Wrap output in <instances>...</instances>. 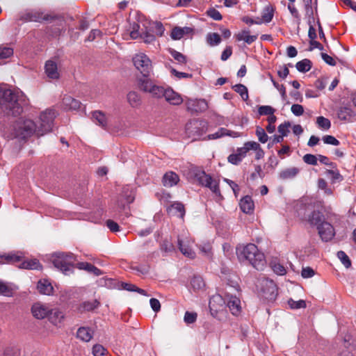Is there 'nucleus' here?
Returning a JSON list of instances; mask_svg holds the SVG:
<instances>
[{
  "label": "nucleus",
  "mask_w": 356,
  "mask_h": 356,
  "mask_svg": "<svg viewBox=\"0 0 356 356\" xmlns=\"http://www.w3.org/2000/svg\"><path fill=\"white\" fill-rule=\"evenodd\" d=\"M56 115V113L54 109L48 108L41 112L38 124H35L33 120L29 119H20L14 125L13 132L6 137L8 138H25L33 134L39 136H43L51 131L53 122Z\"/></svg>",
  "instance_id": "f257e3e1"
},
{
  "label": "nucleus",
  "mask_w": 356,
  "mask_h": 356,
  "mask_svg": "<svg viewBox=\"0 0 356 356\" xmlns=\"http://www.w3.org/2000/svg\"><path fill=\"white\" fill-rule=\"evenodd\" d=\"M338 220L337 216L334 213L327 214L326 218L318 211H313L309 216L307 221L311 225L316 226L318 234L324 241L332 240L335 231L331 223Z\"/></svg>",
  "instance_id": "f03ea898"
},
{
  "label": "nucleus",
  "mask_w": 356,
  "mask_h": 356,
  "mask_svg": "<svg viewBox=\"0 0 356 356\" xmlns=\"http://www.w3.org/2000/svg\"><path fill=\"white\" fill-rule=\"evenodd\" d=\"M236 254L240 261H248L257 270H262L266 265L264 253L253 243L238 246L236 248Z\"/></svg>",
  "instance_id": "7ed1b4c3"
},
{
  "label": "nucleus",
  "mask_w": 356,
  "mask_h": 356,
  "mask_svg": "<svg viewBox=\"0 0 356 356\" xmlns=\"http://www.w3.org/2000/svg\"><path fill=\"white\" fill-rule=\"evenodd\" d=\"M27 99L23 92L20 90L13 91L3 87H0V106L6 103L10 104L13 108H17L16 112L19 113L22 111V106L27 104Z\"/></svg>",
  "instance_id": "20e7f679"
},
{
  "label": "nucleus",
  "mask_w": 356,
  "mask_h": 356,
  "mask_svg": "<svg viewBox=\"0 0 356 356\" xmlns=\"http://www.w3.org/2000/svg\"><path fill=\"white\" fill-rule=\"evenodd\" d=\"M191 176L193 179V181L208 187L216 195L220 196L218 181L210 175H207L204 171L197 168H192L191 169Z\"/></svg>",
  "instance_id": "39448f33"
},
{
  "label": "nucleus",
  "mask_w": 356,
  "mask_h": 356,
  "mask_svg": "<svg viewBox=\"0 0 356 356\" xmlns=\"http://www.w3.org/2000/svg\"><path fill=\"white\" fill-rule=\"evenodd\" d=\"M51 259L56 268L65 274H68L71 271L75 257L72 253L56 252L51 256Z\"/></svg>",
  "instance_id": "423d86ee"
},
{
  "label": "nucleus",
  "mask_w": 356,
  "mask_h": 356,
  "mask_svg": "<svg viewBox=\"0 0 356 356\" xmlns=\"http://www.w3.org/2000/svg\"><path fill=\"white\" fill-rule=\"evenodd\" d=\"M233 290L238 292L239 286L237 283L234 285H231L227 288L225 292V299L227 306L229 307L231 313L234 316H238L241 312V300L236 295H232L231 293Z\"/></svg>",
  "instance_id": "0eeeda50"
},
{
  "label": "nucleus",
  "mask_w": 356,
  "mask_h": 356,
  "mask_svg": "<svg viewBox=\"0 0 356 356\" xmlns=\"http://www.w3.org/2000/svg\"><path fill=\"white\" fill-rule=\"evenodd\" d=\"M177 245L180 252L185 257L190 259L195 258L194 241L187 232H183L178 236Z\"/></svg>",
  "instance_id": "6e6552de"
},
{
  "label": "nucleus",
  "mask_w": 356,
  "mask_h": 356,
  "mask_svg": "<svg viewBox=\"0 0 356 356\" xmlns=\"http://www.w3.org/2000/svg\"><path fill=\"white\" fill-rule=\"evenodd\" d=\"M138 85L140 90L151 94L154 97L161 98L163 97L165 88L155 84L151 79L146 77L139 79Z\"/></svg>",
  "instance_id": "1a4fd4ad"
},
{
  "label": "nucleus",
  "mask_w": 356,
  "mask_h": 356,
  "mask_svg": "<svg viewBox=\"0 0 356 356\" xmlns=\"http://www.w3.org/2000/svg\"><path fill=\"white\" fill-rule=\"evenodd\" d=\"M256 286L262 293L265 298L269 300L275 298L277 292V286L273 281L263 277L257 280Z\"/></svg>",
  "instance_id": "9d476101"
},
{
  "label": "nucleus",
  "mask_w": 356,
  "mask_h": 356,
  "mask_svg": "<svg viewBox=\"0 0 356 356\" xmlns=\"http://www.w3.org/2000/svg\"><path fill=\"white\" fill-rule=\"evenodd\" d=\"M133 63L136 68L145 76H147L152 70V61L149 57L143 54L138 53L133 58Z\"/></svg>",
  "instance_id": "9b49d317"
},
{
  "label": "nucleus",
  "mask_w": 356,
  "mask_h": 356,
  "mask_svg": "<svg viewBox=\"0 0 356 356\" xmlns=\"http://www.w3.org/2000/svg\"><path fill=\"white\" fill-rule=\"evenodd\" d=\"M50 15L40 10H26L22 13L19 16L21 20L25 22H41L42 21H48Z\"/></svg>",
  "instance_id": "f8f14e48"
},
{
  "label": "nucleus",
  "mask_w": 356,
  "mask_h": 356,
  "mask_svg": "<svg viewBox=\"0 0 356 356\" xmlns=\"http://www.w3.org/2000/svg\"><path fill=\"white\" fill-rule=\"evenodd\" d=\"M31 311L34 318L42 320L48 318L51 312V307L48 304L38 302L32 305Z\"/></svg>",
  "instance_id": "ddd939ff"
},
{
  "label": "nucleus",
  "mask_w": 356,
  "mask_h": 356,
  "mask_svg": "<svg viewBox=\"0 0 356 356\" xmlns=\"http://www.w3.org/2000/svg\"><path fill=\"white\" fill-rule=\"evenodd\" d=\"M225 302V296L222 297L220 294L213 295L209 300V309L211 314L216 315L218 311L223 309Z\"/></svg>",
  "instance_id": "4468645a"
},
{
  "label": "nucleus",
  "mask_w": 356,
  "mask_h": 356,
  "mask_svg": "<svg viewBox=\"0 0 356 356\" xmlns=\"http://www.w3.org/2000/svg\"><path fill=\"white\" fill-rule=\"evenodd\" d=\"M163 97L171 105L177 106L183 102V98L181 95L170 88H165Z\"/></svg>",
  "instance_id": "2eb2a0df"
},
{
  "label": "nucleus",
  "mask_w": 356,
  "mask_h": 356,
  "mask_svg": "<svg viewBox=\"0 0 356 356\" xmlns=\"http://www.w3.org/2000/svg\"><path fill=\"white\" fill-rule=\"evenodd\" d=\"M337 114L340 120L345 122H350L356 115L355 112L349 105L340 106L337 110Z\"/></svg>",
  "instance_id": "dca6fc26"
},
{
  "label": "nucleus",
  "mask_w": 356,
  "mask_h": 356,
  "mask_svg": "<svg viewBox=\"0 0 356 356\" xmlns=\"http://www.w3.org/2000/svg\"><path fill=\"white\" fill-rule=\"evenodd\" d=\"M186 106L188 110L193 112H203L208 108V104L203 99H188L186 102Z\"/></svg>",
  "instance_id": "f3484780"
},
{
  "label": "nucleus",
  "mask_w": 356,
  "mask_h": 356,
  "mask_svg": "<svg viewBox=\"0 0 356 356\" xmlns=\"http://www.w3.org/2000/svg\"><path fill=\"white\" fill-rule=\"evenodd\" d=\"M65 318V314L63 311L58 308H52L51 312L48 316V319L51 323L56 327H61Z\"/></svg>",
  "instance_id": "a211bd4d"
},
{
  "label": "nucleus",
  "mask_w": 356,
  "mask_h": 356,
  "mask_svg": "<svg viewBox=\"0 0 356 356\" xmlns=\"http://www.w3.org/2000/svg\"><path fill=\"white\" fill-rule=\"evenodd\" d=\"M44 72L50 79H58L60 77V72L57 64L54 60H47L44 65Z\"/></svg>",
  "instance_id": "6ab92c4d"
},
{
  "label": "nucleus",
  "mask_w": 356,
  "mask_h": 356,
  "mask_svg": "<svg viewBox=\"0 0 356 356\" xmlns=\"http://www.w3.org/2000/svg\"><path fill=\"white\" fill-rule=\"evenodd\" d=\"M246 155L247 149L245 143L243 147L237 148L235 153L230 154L228 156L227 160L228 162L232 164L238 165L242 161L243 159L245 158Z\"/></svg>",
  "instance_id": "aec40b11"
},
{
  "label": "nucleus",
  "mask_w": 356,
  "mask_h": 356,
  "mask_svg": "<svg viewBox=\"0 0 356 356\" xmlns=\"http://www.w3.org/2000/svg\"><path fill=\"white\" fill-rule=\"evenodd\" d=\"M300 172L297 167H290L282 170L278 174V178L281 180H290L294 179Z\"/></svg>",
  "instance_id": "412c9836"
},
{
  "label": "nucleus",
  "mask_w": 356,
  "mask_h": 356,
  "mask_svg": "<svg viewBox=\"0 0 356 356\" xmlns=\"http://www.w3.org/2000/svg\"><path fill=\"white\" fill-rule=\"evenodd\" d=\"M17 289L18 287L13 283L0 280V294L2 296L11 297Z\"/></svg>",
  "instance_id": "4be33fe9"
},
{
  "label": "nucleus",
  "mask_w": 356,
  "mask_h": 356,
  "mask_svg": "<svg viewBox=\"0 0 356 356\" xmlns=\"http://www.w3.org/2000/svg\"><path fill=\"white\" fill-rule=\"evenodd\" d=\"M247 153L250 151L255 152V159L259 160L264 156V151L261 147L260 145L255 141H248L245 143Z\"/></svg>",
  "instance_id": "5701e85b"
},
{
  "label": "nucleus",
  "mask_w": 356,
  "mask_h": 356,
  "mask_svg": "<svg viewBox=\"0 0 356 356\" xmlns=\"http://www.w3.org/2000/svg\"><path fill=\"white\" fill-rule=\"evenodd\" d=\"M37 289L43 295L50 296L53 293L54 288L51 282L45 279L40 280L38 282Z\"/></svg>",
  "instance_id": "b1692460"
},
{
  "label": "nucleus",
  "mask_w": 356,
  "mask_h": 356,
  "mask_svg": "<svg viewBox=\"0 0 356 356\" xmlns=\"http://www.w3.org/2000/svg\"><path fill=\"white\" fill-rule=\"evenodd\" d=\"M94 332L88 327H81L76 332V337L84 342H88L92 338Z\"/></svg>",
  "instance_id": "393cba45"
},
{
  "label": "nucleus",
  "mask_w": 356,
  "mask_h": 356,
  "mask_svg": "<svg viewBox=\"0 0 356 356\" xmlns=\"http://www.w3.org/2000/svg\"><path fill=\"white\" fill-rule=\"evenodd\" d=\"M179 181V176L174 172H167L163 177V184L166 187H172Z\"/></svg>",
  "instance_id": "a878e982"
},
{
  "label": "nucleus",
  "mask_w": 356,
  "mask_h": 356,
  "mask_svg": "<svg viewBox=\"0 0 356 356\" xmlns=\"http://www.w3.org/2000/svg\"><path fill=\"white\" fill-rule=\"evenodd\" d=\"M23 257L24 255L22 252H11L7 254H0V264L16 263L19 261Z\"/></svg>",
  "instance_id": "bb28decb"
},
{
  "label": "nucleus",
  "mask_w": 356,
  "mask_h": 356,
  "mask_svg": "<svg viewBox=\"0 0 356 356\" xmlns=\"http://www.w3.org/2000/svg\"><path fill=\"white\" fill-rule=\"evenodd\" d=\"M240 207L243 212L251 213L254 211V204L250 196L246 195L240 201Z\"/></svg>",
  "instance_id": "cd10ccee"
},
{
  "label": "nucleus",
  "mask_w": 356,
  "mask_h": 356,
  "mask_svg": "<svg viewBox=\"0 0 356 356\" xmlns=\"http://www.w3.org/2000/svg\"><path fill=\"white\" fill-rule=\"evenodd\" d=\"M168 213L172 216L183 218L185 214L184 205L180 202H174L167 209Z\"/></svg>",
  "instance_id": "c85d7f7f"
},
{
  "label": "nucleus",
  "mask_w": 356,
  "mask_h": 356,
  "mask_svg": "<svg viewBox=\"0 0 356 356\" xmlns=\"http://www.w3.org/2000/svg\"><path fill=\"white\" fill-rule=\"evenodd\" d=\"M223 136H229L233 138H237L240 136V134L238 132L229 131L225 128H221L218 131L211 135H209V139H217Z\"/></svg>",
  "instance_id": "c756f323"
},
{
  "label": "nucleus",
  "mask_w": 356,
  "mask_h": 356,
  "mask_svg": "<svg viewBox=\"0 0 356 356\" xmlns=\"http://www.w3.org/2000/svg\"><path fill=\"white\" fill-rule=\"evenodd\" d=\"M63 105L66 109L77 110L80 108L81 102L72 97L67 96L63 99Z\"/></svg>",
  "instance_id": "7c9ffc66"
},
{
  "label": "nucleus",
  "mask_w": 356,
  "mask_h": 356,
  "mask_svg": "<svg viewBox=\"0 0 356 356\" xmlns=\"http://www.w3.org/2000/svg\"><path fill=\"white\" fill-rule=\"evenodd\" d=\"M143 29H140V26L138 23L134 22L133 23H130L129 27L128 29V31L129 32V35L131 39H137L142 36V32Z\"/></svg>",
  "instance_id": "2f4dec72"
},
{
  "label": "nucleus",
  "mask_w": 356,
  "mask_h": 356,
  "mask_svg": "<svg viewBox=\"0 0 356 356\" xmlns=\"http://www.w3.org/2000/svg\"><path fill=\"white\" fill-rule=\"evenodd\" d=\"M236 37L237 40H238V41L243 40L244 42H245L247 44H249L252 43L253 42H254L257 38V35H250V32L248 30L242 31L241 32L238 33Z\"/></svg>",
  "instance_id": "473e14b6"
},
{
  "label": "nucleus",
  "mask_w": 356,
  "mask_h": 356,
  "mask_svg": "<svg viewBox=\"0 0 356 356\" xmlns=\"http://www.w3.org/2000/svg\"><path fill=\"white\" fill-rule=\"evenodd\" d=\"M77 266L79 269L85 270L95 275H99L102 274V271L91 264L87 262H81L79 263Z\"/></svg>",
  "instance_id": "72a5a7b5"
},
{
  "label": "nucleus",
  "mask_w": 356,
  "mask_h": 356,
  "mask_svg": "<svg viewBox=\"0 0 356 356\" xmlns=\"http://www.w3.org/2000/svg\"><path fill=\"white\" fill-rule=\"evenodd\" d=\"M149 31L157 36L163 35L165 29L161 22H152L149 23Z\"/></svg>",
  "instance_id": "f704fd0d"
},
{
  "label": "nucleus",
  "mask_w": 356,
  "mask_h": 356,
  "mask_svg": "<svg viewBox=\"0 0 356 356\" xmlns=\"http://www.w3.org/2000/svg\"><path fill=\"white\" fill-rule=\"evenodd\" d=\"M92 118L95 122L99 126L105 128L107 125V118L105 114L101 111H96L92 113Z\"/></svg>",
  "instance_id": "c9c22d12"
},
{
  "label": "nucleus",
  "mask_w": 356,
  "mask_h": 356,
  "mask_svg": "<svg viewBox=\"0 0 356 356\" xmlns=\"http://www.w3.org/2000/svg\"><path fill=\"white\" fill-rule=\"evenodd\" d=\"M99 305V302L97 300L92 301H86L80 305L79 307V311L81 312L91 311L97 308Z\"/></svg>",
  "instance_id": "e433bc0d"
},
{
  "label": "nucleus",
  "mask_w": 356,
  "mask_h": 356,
  "mask_svg": "<svg viewBox=\"0 0 356 356\" xmlns=\"http://www.w3.org/2000/svg\"><path fill=\"white\" fill-rule=\"evenodd\" d=\"M127 100L132 107H138L141 104L140 95L134 91H131L128 93Z\"/></svg>",
  "instance_id": "4c0bfd02"
},
{
  "label": "nucleus",
  "mask_w": 356,
  "mask_h": 356,
  "mask_svg": "<svg viewBox=\"0 0 356 356\" xmlns=\"http://www.w3.org/2000/svg\"><path fill=\"white\" fill-rule=\"evenodd\" d=\"M19 268L31 270H38L41 268V265L38 260L34 259L31 260L24 261L20 264Z\"/></svg>",
  "instance_id": "58836bf2"
},
{
  "label": "nucleus",
  "mask_w": 356,
  "mask_h": 356,
  "mask_svg": "<svg viewBox=\"0 0 356 356\" xmlns=\"http://www.w3.org/2000/svg\"><path fill=\"white\" fill-rule=\"evenodd\" d=\"M296 67L300 72H307L312 68V62L309 59H303L296 63Z\"/></svg>",
  "instance_id": "ea45409f"
},
{
  "label": "nucleus",
  "mask_w": 356,
  "mask_h": 356,
  "mask_svg": "<svg viewBox=\"0 0 356 356\" xmlns=\"http://www.w3.org/2000/svg\"><path fill=\"white\" fill-rule=\"evenodd\" d=\"M189 28L185 27V28H180V27H175L172 30L171 32V38L173 40H180L184 37V35L188 33Z\"/></svg>",
  "instance_id": "a19ab883"
},
{
  "label": "nucleus",
  "mask_w": 356,
  "mask_h": 356,
  "mask_svg": "<svg viewBox=\"0 0 356 356\" xmlns=\"http://www.w3.org/2000/svg\"><path fill=\"white\" fill-rule=\"evenodd\" d=\"M207 42L210 46H217L221 42V38L219 34L216 33H210L207 35Z\"/></svg>",
  "instance_id": "79ce46f5"
},
{
  "label": "nucleus",
  "mask_w": 356,
  "mask_h": 356,
  "mask_svg": "<svg viewBox=\"0 0 356 356\" xmlns=\"http://www.w3.org/2000/svg\"><path fill=\"white\" fill-rule=\"evenodd\" d=\"M92 353L93 356H108L107 350L100 344H95L92 346Z\"/></svg>",
  "instance_id": "37998d69"
},
{
  "label": "nucleus",
  "mask_w": 356,
  "mask_h": 356,
  "mask_svg": "<svg viewBox=\"0 0 356 356\" xmlns=\"http://www.w3.org/2000/svg\"><path fill=\"white\" fill-rule=\"evenodd\" d=\"M316 124L323 130H328L331 127L330 120L323 116H319L316 118Z\"/></svg>",
  "instance_id": "c03bdc74"
},
{
  "label": "nucleus",
  "mask_w": 356,
  "mask_h": 356,
  "mask_svg": "<svg viewBox=\"0 0 356 356\" xmlns=\"http://www.w3.org/2000/svg\"><path fill=\"white\" fill-rule=\"evenodd\" d=\"M234 90L238 93L243 100L248 99V88L242 84H236L234 87Z\"/></svg>",
  "instance_id": "a18cd8bd"
},
{
  "label": "nucleus",
  "mask_w": 356,
  "mask_h": 356,
  "mask_svg": "<svg viewBox=\"0 0 356 356\" xmlns=\"http://www.w3.org/2000/svg\"><path fill=\"white\" fill-rule=\"evenodd\" d=\"M13 54V48L7 46H0V58L5 59L10 58Z\"/></svg>",
  "instance_id": "49530a36"
},
{
  "label": "nucleus",
  "mask_w": 356,
  "mask_h": 356,
  "mask_svg": "<svg viewBox=\"0 0 356 356\" xmlns=\"http://www.w3.org/2000/svg\"><path fill=\"white\" fill-rule=\"evenodd\" d=\"M200 250L203 256L211 258L212 256V248L209 243L201 244L200 245Z\"/></svg>",
  "instance_id": "de8ad7c7"
},
{
  "label": "nucleus",
  "mask_w": 356,
  "mask_h": 356,
  "mask_svg": "<svg viewBox=\"0 0 356 356\" xmlns=\"http://www.w3.org/2000/svg\"><path fill=\"white\" fill-rule=\"evenodd\" d=\"M255 134L260 143H265L268 141V136L263 128L257 127Z\"/></svg>",
  "instance_id": "09e8293b"
},
{
  "label": "nucleus",
  "mask_w": 356,
  "mask_h": 356,
  "mask_svg": "<svg viewBox=\"0 0 356 356\" xmlns=\"http://www.w3.org/2000/svg\"><path fill=\"white\" fill-rule=\"evenodd\" d=\"M191 284L194 289H200L204 286V280L200 276H194L191 279Z\"/></svg>",
  "instance_id": "8fccbe9b"
},
{
  "label": "nucleus",
  "mask_w": 356,
  "mask_h": 356,
  "mask_svg": "<svg viewBox=\"0 0 356 356\" xmlns=\"http://www.w3.org/2000/svg\"><path fill=\"white\" fill-rule=\"evenodd\" d=\"M270 80H271L273 86H275V88H276V89L280 92V95L282 97V99L283 100H286V88H285L284 86V85H280L278 83H277L273 79V76L271 75H270Z\"/></svg>",
  "instance_id": "3c124183"
},
{
  "label": "nucleus",
  "mask_w": 356,
  "mask_h": 356,
  "mask_svg": "<svg viewBox=\"0 0 356 356\" xmlns=\"http://www.w3.org/2000/svg\"><path fill=\"white\" fill-rule=\"evenodd\" d=\"M291 127V123L289 121H286L284 123H282L278 127V132L282 136H287L289 133V128Z\"/></svg>",
  "instance_id": "603ef678"
},
{
  "label": "nucleus",
  "mask_w": 356,
  "mask_h": 356,
  "mask_svg": "<svg viewBox=\"0 0 356 356\" xmlns=\"http://www.w3.org/2000/svg\"><path fill=\"white\" fill-rule=\"evenodd\" d=\"M150 32L151 31L146 28L145 31H143L142 36H140V38H143L145 43H152L155 40V35Z\"/></svg>",
  "instance_id": "864d4df0"
},
{
  "label": "nucleus",
  "mask_w": 356,
  "mask_h": 356,
  "mask_svg": "<svg viewBox=\"0 0 356 356\" xmlns=\"http://www.w3.org/2000/svg\"><path fill=\"white\" fill-rule=\"evenodd\" d=\"M275 110L270 106H260L258 108V113L260 115H269L273 114Z\"/></svg>",
  "instance_id": "5fc2aeb1"
},
{
  "label": "nucleus",
  "mask_w": 356,
  "mask_h": 356,
  "mask_svg": "<svg viewBox=\"0 0 356 356\" xmlns=\"http://www.w3.org/2000/svg\"><path fill=\"white\" fill-rule=\"evenodd\" d=\"M289 305L291 309H301L306 307V302L302 300H300L298 301H295L292 299H290L288 301Z\"/></svg>",
  "instance_id": "6e6d98bb"
},
{
  "label": "nucleus",
  "mask_w": 356,
  "mask_h": 356,
  "mask_svg": "<svg viewBox=\"0 0 356 356\" xmlns=\"http://www.w3.org/2000/svg\"><path fill=\"white\" fill-rule=\"evenodd\" d=\"M318 188L323 191L326 195H332V191L330 188L327 187V182L323 179H319L318 181Z\"/></svg>",
  "instance_id": "4d7b16f0"
},
{
  "label": "nucleus",
  "mask_w": 356,
  "mask_h": 356,
  "mask_svg": "<svg viewBox=\"0 0 356 356\" xmlns=\"http://www.w3.org/2000/svg\"><path fill=\"white\" fill-rule=\"evenodd\" d=\"M338 258L341 261L342 264L345 266L346 268H348L351 265V262L347 256V254L343 251H339L337 252Z\"/></svg>",
  "instance_id": "13d9d810"
},
{
  "label": "nucleus",
  "mask_w": 356,
  "mask_h": 356,
  "mask_svg": "<svg viewBox=\"0 0 356 356\" xmlns=\"http://www.w3.org/2000/svg\"><path fill=\"white\" fill-rule=\"evenodd\" d=\"M273 270L278 275H283L286 273V268L279 263H274L272 265Z\"/></svg>",
  "instance_id": "bf43d9fd"
},
{
  "label": "nucleus",
  "mask_w": 356,
  "mask_h": 356,
  "mask_svg": "<svg viewBox=\"0 0 356 356\" xmlns=\"http://www.w3.org/2000/svg\"><path fill=\"white\" fill-rule=\"evenodd\" d=\"M291 111L294 115L300 116L304 113V108L300 104H294L291 106Z\"/></svg>",
  "instance_id": "052dcab7"
},
{
  "label": "nucleus",
  "mask_w": 356,
  "mask_h": 356,
  "mask_svg": "<svg viewBox=\"0 0 356 356\" xmlns=\"http://www.w3.org/2000/svg\"><path fill=\"white\" fill-rule=\"evenodd\" d=\"M171 56L173 57L175 60H176L179 63H186V57L181 53L175 51V50H171L170 51Z\"/></svg>",
  "instance_id": "680f3d73"
},
{
  "label": "nucleus",
  "mask_w": 356,
  "mask_h": 356,
  "mask_svg": "<svg viewBox=\"0 0 356 356\" xmlns=\"http://www.w3.org/2000/svg\"><path fill=\"white\" fill-rule=\"evenodd\" d=\"M197 319V314L194 312H186L184 315V321L187 324L194 323Z\"/></svg>",
  "instance_id": "e2e57ef3"
},
{
  "label": "nucleus",
  "mask_w": 356,
  "mask_h": 356,
  "mask_svg": "<svg viewBox=\"0 0 356 356\" xmlns=\"http://www.w3.org/2000/svg\"><path fill=\"white\" fill-rule=\"evenodd\" d=\"M326 176L332 179L333 182L341 179V175L337 171L327 170L325 172Z\"/></svg>",
  "instance_id": "0e129e2a"
},
{
  "label": "nucleus",
  "mask_w": 356,
  "mask_h": 356,
  "mask_svg": "<svg viewBox=\"0 0 356 356\" xmlns=\"http://www.w3.org/2000/svg\"><path fill=\"white\" fill-rule=\"evenodd\" d=\"M323 140L325 144L337 146L339 145V141L332 136H325Z\"/></svg>",
  "instance_id": "69168bd1"
},
{
  "label": "nucleus",
  "mask_w": 356,
  "mask_h": 356,
  "mask_svg": "<svg viewBox=\"0 0 356 356\" xmlns=\"http://www.w3.org/2000/svg\"><path fill=\"white\" fill-rule=\"evenodd\" d=\"M303 161L310 165L317 164V158L316 156L310 154H307L303 156Z\"/></svg>",
  "instance_id": "338daca9"
},
{
  "label": "nucleus",
  "mask_w": 356,
  "mask_h": 356,
  "mask_svg": "<svg viewBox=\"0 0 356 356\" xmlns=\"http://www.w3.org/2000/svg\"><path fill=\"white\" fill-rule=\"evenodd\" d=\"M273 17V14L272 10L269 8H268L264 11V13L262 15V19L264 22L268 23L272 20Z\"/></svg>",
  "instance_id": "774afa93"
}]
</instances>
